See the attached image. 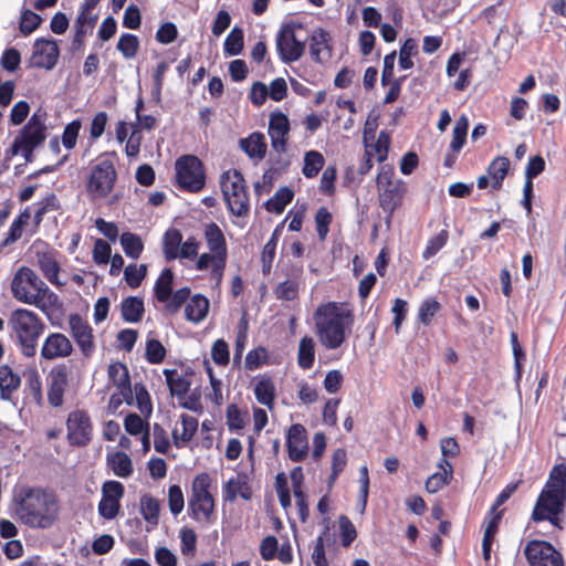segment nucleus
<instances>
[{"label":"nucleus","instance_id":"nucleus-1","mask_svg":"<svg viewBox=\"0 0 566 566\" xmlns=\"http://www.w3.org/2000/svg\"><path fill=\"white\" fill-rule=\"evenodd\" d=\"M56 492L42 486H23L14 496V513L25 526L34 530L51 528L60 517Z\"/></svg>","mask_w":566,"mask_h":566},{"label":"nucleus","instance_id":"nucleus-2","mask_svg":"<svg viewBox=\"0 0 566 566\" xmlns=\"http://www.w3.org/2000/svg\"><path fill=\"white\" fill-rule=\"evenodd\" d=\"M566 511V462L555 464L549 471L534 504L531 520L535 523L549 522L558 531H563Z\"/></svg>","mask_w":566,"mask_h":566},{"label":"nucleus","instance_id":"nucleus-3","mask_svg":"<svg viewBox=\"0 0 566 566\" xmlns=\"http://www.w3.org/2000/svg\"><path fill=\"white\" fill-rule=\"evenodd\" d=\"M315 332L323 347L339 348L354 323V313L337 302L319 305L314 313Z\"/></svg>","mask_w":566,"mask_h":566},{"label":"nucleus","instance_id":"nucleus-4","mask_svg":"<svg viewBox=\"0 0 566 566\" xmlns=\"http://www.w3.org/2000/svg\"><path fill=\"white\" fill-rule=\"evenodd\" d=\"M213 489V480L207 472H201L192 479L187 510L190 518L201 527H208L217 521Z\"/></svg>","mask_w":566,"mask_h":566},{"label":"nucleus","instance_id":"nucleus-5","mask_svg":"<svg viewBox=\"0 0 566 566\" xmlns=\"http://www.w3.org/2000/svg\"><path fill=\"white\" fill-rule=\"evenodd\" d=\"M203 235L209 252L198 256L196 269L198 271H206L210 268V279L220 284L228 260L226 237L216 222L206 224Z\"/></svg>","mask_w":566,"mask_h":566},{"label":"nucleus","instance_id":"nucleus-6","mask_svg":"<svg viewBox=\"0 0 566 566\" xmlns=\"http://www.w3.org/2000/svg\"><path fill=\"white\" fill-rule=\"evenodd\" d=\"M116 159V151H106L91 167L85 182V190L91 200L105 199L113 192L118 177L115 168Z\"/></svg>","mask_w":566,"mask_h":566},{"label":"nucleus","instance_id":"nucleus-7","mask_svg":"<svg viewBox=\"0 0 566 566\" xmlns=\"http://www.w3.org/2000/svg\"><path fill=\"white\" fill-rule=\"evenodd\" d=\"M376 187L379 207L386 213V222L390 223L395 211L403 203L408 191L407 182L396 178L394 168L385 165L378 171Z\"/></svg>","mask_w":566,"mask_h":566},{"label":"nucleus","instance_id":"nucleus-8","mask_svg":"<svg viewBox=\"0 0 566 566\" xmlns=\"http://www.w3.org/2000/svg\"><path fill=\"white\" fill-rule=\"evenodd\" d=\"M9 324L17 335L21 353L25 357H33L36 352L38 339L44 331V323L39 315L27 308L12 312Z\"/></svg>","mask_w":566,"mask_h":566},{"label":"nucleus","instance_id":"nucleus-9","mask_svg":"<svg viewBox=\"0 0 566 566\" xmlns=\"http://www.w3.org/2000/svg\"><path fill=\"white\" fill-rule=\"evenodd\" d=\"M220 187L229 211L235 217H248L250 198L242 172L237 169L224 171Z\"/></svg>","mask_w":566,"mask_h":566},{"label":"nucleus","instance_id":"nucleus-10","mask_svg":"<svg viewBox=\"0 0 566 566\" xmlns=\"http://www.w3.org/2000/svg\"><path fill=\"white\" fill-rule=\"evenodd\" d=\"M11 292L19 302L39 306L49 287L32 269L22 266L11 281Z\"/></svg>","mask_w":566,"mask_h":566},{"label":"nucleus","instance_id":"nucleus-11","mask_svg":"<svg viewBox=\"0 0 566 566\" xmlns=\"http://www.w3.org/2000/svg\"><path fill=\"white\" fill-rule=\"evenodd\" d=\"M177 187L187 192H200L206 185L202 161L195 155H184L175 163Z\"/></svg>","mask_w":566,"mask_h":566},{"label":"nucleus","instance_id":"nucleus-12","mask_svg":"<svg viewBox=\"0 0 566 566\" xmlns=\"http://www.w3.org/2000/svg\"><path fill=\"white\" fill-rule=\"evenodd\" d=\"M72 368L66 363L54 365L46 376V399L52 408H61L70 387Z\"/></svg>","mask_w":566,"mask_h":566},{"label":"nucleus","instance_id":"nucleus-13","mask_svg":"<svg viewBox=\"0 0 566 566\" xmlns=\"http://www.w3.org/2000/svg\"><path fill=\"white\" fill-rule=\"evenodd\" d=\"M295 28L303 29V25L301 23L283 24L275 39L279 56L286 64L298 61L305 52V41L296 38Z\"/></svg>","mask_w":566,"mask_h":566},{"label":"nucleus","instance_id":"nucleus-14","mask_svg":"<svg viewBox=\"0 0 566 566\" xmlns=\"http://www.w3.org/2000/svg\"><path fill=\"white\" fill-rule=\"evenodd\" d=\"M523 554L530 566H565L563 554L544 539L528 541Z\"/></svg>","mask_w":566,"mask_h":566},{"label":"nucleus","instance_id":"nucleus-15","mask_svg":"<svg viewBox=\"0 0 566 566\" xmlns=\"http://www.w3.org/2000/svg\"><path fill=\"white\" fill-rule=\"evenodd\" d=\"M66 439L70 446L83 448L91 443L93 438V423L86 410L75 409L66 419Z\"/></svg>","mask_w":566,"mask_h":566},{"label":"nucleus","instance_id":"nucleus-16","mask_svg":"<svg viewBox=\"0 0 566 566\" xmlns=\"http://www.w3.org/2000/svg\"><path fill=\"white\" fill-rule=\"evenodd\" d=\"M45 132L46 127L44 122L38 114H33L22 128L21 133L14 138L9 150L10 155H18L21 147H25L28 151H30V149H35L45 140Z\"/></svg>","mask_w":566,"mask_h":566},{"label":"nucleus","instance_id":"nucleus-17","mask_svg":"<svg viewBox=\"0 0 566 566\" xmlns=\"http://www.w3.org/2000/svg\"><path fill=\"white\" fill-rule=\"evenodd\" d=\"M67 323L70 334L78 346L82 355L90 358L96 348L92 326L77 313L70 314Z\"/></svg>","mask_w":566,"mask_h":566},{"label":"nucleus","instance_id":"nucleus-18","mask_svg":"<svg viewBox=\"0 0 566 566\" xmlns=\"http://www.w3.org/2000/svg\"><path fill=\"white\" fill-rule=\"evenodd\" d=\"M124 485L118 481H106L102 485V499L98 503V513L105 520H113L120 510V499L124 496Z\"/></svg>","mask_w":566,"mask_h":566},{"label":"nucleus","instance_id":"nucleus-19","mask_svg":"<svg viewBox=\"0 0 566 566\" xmlns=\"http://www.w3.org/2000/svg\"><path fill=\"white\" fill-rule=\"evenodd\" d=\"M60 50L55 40L36 39L30 65L38 69L52 70L59 60Z\"/></svg>","mask_w":566,"mask_h":566},{"label":"nucleus","instance_id":"nucleus-20","mask_svg":"<svg viewBox=\"0 0 566 566\" xmlns=\"http://www.w3.org/2000/svg\"><path fill=\"white\" fill-rule=\"evenodd\" d=\"M289 458L293 462H302L308 453V436L302 423L292 424L286 433Z\"/></svg>","mask_w":566,"mask_h":566},{"label":"nucleus","instance_id":"nucleus-21","mask_svg":"<svg viewBox=\"0 0 566 566\" xmlns=\"http://www.w3.org/2000/svg\"><path fill=\"white\" fill-rule=\"evenodd\" d=\"M74 350L73 344L62 333H51L44 339L41 347V357L45 360H55L57 358H66Z\"/></svg>","mask_w":566,"mask_h":566},{"label":"nucleus","instance_id":"nucleus-22","mask_svg":"<svg viewBox=\"0 0 566 566\" xmlns=\"http://www.w3.org/2000/svg\"><path fill=\"white\" fill-rule=\"evenodd\" d=\"M290 132L289 117L282 112L272 113L269 120V136L272 148L283 154L286 151L287 135Z\"/></svg>","mask_w":566,"mask_h":566},{"label":"nucleus","instance_id":"nucleus-23","mask_svg":"<svg viewBox=\"0 0 566 566\" xmlns=\"http://www.w3.org/2000/svg\"><path fill=\"white\" fill-rule=\"evenodd\" d=\"M332 38L323 28L315 29L310 36V55L313 62L324 63L332 57Z\"/></svg>","mask_w":566,"mask_h":566},{"label":"nucleus","instance_id":"nucleus-24","mask_svg":"<svg viewBox=\"0 0 566 566\" xmlns=\"http://www.w3.org/2000/svg\"><path fill=\"white\" fill-rule=\"evenodd\" d=\"M97 19V15H88L84 14V12H78L74 22V34L71 42L73 52L81 51L83 49L85 38L88 33H92L96 25Z\"/></svg>","mask_w":566,"mask_h":566},{"label":"nucleus","instance_id":"nucleus-25","mask_svg":"<svg viewBox=\"0 0 566 566\" xmlns=\"http://www.w3.org/2000/svg\"><path fill=\"white\" fill-rule=\"evenodd\" d=\"M164 375L166 378V384L169 388L170 395L175 396L180 400L185 398L188 394L191 380L187 377L188 375H192L191 371H178L177 369H164Z\"/></svg>","mask_w":566,"mask_h":566},{"label":"nucleus","instance_id":"nucleus-26","mask_svg":"<svg viewBox=\"0 0 566 566\" xmlns=\"http://www.w3.org/2000/svg\"><path fill=\"white\" fill-rule=\"evenodd\" d=\"M36 264L44 277L53 285H62L59 281L61 266L55 258L54 251L45 250L36 252Z\"/></svg>","mask_w":566,"mask_h":566},{"label":"nucleus","instance_id":"nucleus-27","mask_svg":"<svg viewBox=\"0 0 566 566\" xmlns=\"http://www.w3.org/2000/svg\"><path fill=\"white\" fill-rule=\"evenodd\" d=\"M108 377L124 398L133 399V389L128 368L125 364L116 361L108 366Z\"/></svg>","mask_w":566,"mask_h":566},{"label":"nucleus","instance_id":"nucleus-28","mask_svg":"<svg viewBox=\"0 0 566 566\" xmlns=\"http://www.w3.org/2000/svg\"><path fill=\"white\" fill-rule=\"evenodd\" d=\"M249 501L252 497V489L245 475H239L237 479H230L223 486L224 502L233 503L237 497Z\"/></svg>","mask_w":566,"mask_h":566},{"label":"nucleus","instance_id":"nucleus-29","mask_svg":"<svg viewBox=\"0 0 566 566\" xmlns=\"http://www.w3.org/2000/svg\"><path fill=\"white\" fill-rule=\"evenodd\" d=\"M439 472L430 475L426 481V490L429 493H437L449 484L453 476V467L449 460L440 459L438 462Z\"/></svg>","mask_w":566,"mask_h":566},{"label":"nucleus","instance_id":"nucleus-30","mask_svg":"<svg viewBox=\"0 0 566 566\" xmlns=\"http://www.w3.org/2000/svg\"><path fill=\"white\" fill-rule=\"evenodd\" d=\"M240 147L251 159H263L268 149L265 137L260 132H254L247 138H241Z\"/></svg>","mask_w":566,"mask_h":566},{"label":"nucleus","instance_id":"nucleus-31","mask_svg":"<svg viewBox=\"0 0 566 566\" xmlns=\"http://www.w3.org/2000/svg\"><path fill=\"white\" fill-rule=\"evenodd\" d=\"M21 378L13 373L8 365L0 367V397L2 400H11L13 392L20 387Z\"/></svg>","mask_w":566,"mask_h":566},{"label":"nucleus","instance_id":"nucleus-32","mask_svg":"<svg viewBox=\"0 0 566 566\" xmlns=\"http://www.w3.org/2000/svg\"><path fill=\"white\" fill-rule=\"evenodd\" d=\"M180 421L182 426V431L179 434L177 429L172 430V439L174 444L177 448L184 447L186 443L190 442L197 433L198 430V419L189 416L187 413H182L180 416Z\"/></svg>","mask_w":566,"mask_h":566},{"label":"nucleus","instance_id":"nucleus-33","mask_svg":"<svg viewBox=\"0 0 566 566\" xmlns=\"http://www.w3.org/2000/svg\"><path fill=\"white\" fill-rule=\"evenodd\" d=\"M182 233L177 228H169L163 238V253L167 262L174 261L180 255Z\"/></svg>","mask_w":566,"mask_h":566},{"label":"nucleus","instance_id":"nucleus-34","mask_svg":"<svg viewBox=\"0 0 566 566\" xmlns=\"http://www.w3.org/2000/svg\"><path fill=\"white\" fill-rule=\"evenodd\" d=\"M145 312L144 301L137 296H128L120 303L122 318L127 323H138Z\"/></svg>","mask_w":566,"mask_h":566},{"label":"nucleus","instance_id":"nucleus-35","mask_svg":"<svg viewBox=\"0 0 566 566\" xmlns=\"http://www.w3.org/2000/svg\"><path fill=\"white\" fill-rule=\"evenodd\" d=\"M209 311V300L201 295H193L186 304L185 316L188 321L199 323L207 316Z\"/></svg>","mask_w":566,"mask_h":566},{"label":"nucleus","instance_id":"nucleus-36","mask_svg":"<svg viewBox=\"0 0 566 566\" xmlns=\"http://www.w3.org/2000/svg\"><path fill=\"white\" fill-rule=\"evenodd\" d=\"M254 396L256 400L268 408H272L275 399V385L272 378L263 375L254 386Z\"/></svg>","mask_w":566,"mask_h":566},{"label":"nucleus","instance_id":"nucleus-37","mask_svg":"<svg viewBox=\"0 0 566 566\" xmlns=\"http://www.w3.org/2000/svg\"><path fill=\"white\" fill-rule=\"evenodd\" d=\"M510 169V160L504 156L494 158L488 168V174L491 177V186L494 190H500Z\"/></svg>","mask_w":566,"mask_h":566},{"label":"nucleus","instance_id":"nucleus-38","mask_svg":"<svg viewBox=\"0 0 566 566\" xmlns=\"http://www.w3.org/2000/svg\"><path fill=\"white\" fill-rule=\"evenodd\" d=\"M174 284V272L167 268L163 270L159 277L155 282L154 293L159 303L166 302L170 298Z\"/></svg>","mask_w":566,"mask_h":566},{"label":"nucleus","instance_id":"nucleus-39","mask_svg":"<svg viewBox=\"0 0 566 566\" xmlns=\"http://www.w3.org/2000/svg\"><path fill=\"white\" fill-rule=\"evenodd\" d=\"M315 361V343L311 336L301 338L297 350V365L306 370L313 367Z\"/></svg>","mask_w":566,"mask_h":566},{"label":"nucleus","instance_id":"nucleus-40","mask_svg":"<svg viewBox=\"0 0 566 566\" xmlns=\"http://www.w3.org/2000/svg\"><path fill=\"white\" fill-rule=\"evenodd\" d=\"M24 392L31 397L36 406L43 405L42 380L36 369H31L24 374Z\"/></svg>","mask_w":566,"mask_h":566},{"label":"nucleus","instance_id":"nucleus-41","mask_svg":"<svg viewBox=\"0 0 566 566\" xmlns=\"http://www.w3.org/2000/svg\"><path fill=\"white\" fill-rule=\"evenodd\" d=\"M107 464L113 470L114 474L119 478H127L133 473V463L127 453L116 451L107 457Z\"/></svg>","mask_w":566,"mask_h":566},{"label":"nucleus","instance_id":"nucleus-42","mask_svg":"<svg viewBox=\"0 0 566 566\" xmlns=\"http://www.w3.org/2000/svg\"><path fill=\"white\" fill-rule=\"evenodd\" d=\"M293 198L294 191L289 187H282L265 202L264 206L269 212L280 214L284 211L285 207L293 200Z\"/></svg>","mask_w":566,"mask_h":566},{"label":"nucleus","instance_id":"nucleus-43","mask_svg":"<svg viewBox=\"0 0 566 566\" xmlns=\"http://www.w3.org/2000/svg\"><path fill=\"white\" fill-rule=\"evenodd\" d=\"M31 218L30 208H24L23 211L19 213V216L12 221L9 231L7 233L6 239L3 240V245H9L17 242L23 232V228L28 224Z\"/></svg>","mask_w":566,"mask_h":566},{"label":"nucleus","instance_id":"nucleus-44","mask_svg":"<svg viewBox=\"0 0 566 566\" xmlns=\"http://www.w3.org/2000/svg\"><path fill=\"white\" fill-rule=\"evenodd\" d=\"M36 210L33 216V223L38 229L43 221L44 216L51 211H57L61 208L60 201L55 193H49L46 197L36 202Z\"/></svg>","mask_w":566,"mask_h":566},{"label":"nucleus","instance_id":"nucleus-45","mask_svg":"<svg viewBox=\"0 0 566 566\" xmlns=\"http://www.w3.org/2000/svg\"><path fill=\"white\" fill-rule=\"evenodd\" d=\"M468 129H469V119L465 115H461L454 124L453 130H452V139L450 143V149L454 151H461L463 148L467 136H468Z\"/></svg>","mask_w":566,"mask_h":566},{"label":"nucleus","instance_id":"nucleus-46","mask_svg":"<svg viewBox=\"0 0 566 566\" xmlns=\"http://www.w3.org/2000/svg\"><path fill=\"white\" fill-rule=\"evenodd\" d=\"M303 281L284 280L274 289L273 293L280 301H295L298 298Z\"/></svg>","mask_w":566,"mask_h":566},{"label":"nucleus","instance_id":"nucleus-47","mask_svg":"<svg viewBox=\"0 0 566 566\" xmlns=\"http://www.w3.org/2000/svg\"><path fill=\"white\" fill-rule=\"evenodd\" d=\"M324 157L317 150H310L305 153L304 156V166L302 169L303 175L306 178H314L318 175L324 166Z\"/></svg>","mask_w":566,"mask_h":566},{"label":"nucleus","instance_id":"nucleus-48","mask_svg":"<svg viewBox=\"0 0 566 566\" xmlns=\"http://www.w3.org/2000/svg\"><path fill=\"white\" fill-rule=\"evenodd\" d=\"M120 244L125 254L132 259H138L144 250L140 237L132 232H124L120 235Z\"/></svg>","mask_w":566,"mask_h":566},{"label":"nucleus","instance_id":"nucleus-49","mask_svg":"<svg viewBox=\"0 0 566 566\" xmlns=\"http://www.w3.org/2000/svg\"><path fill=\"white\" fill-rule=\"evenodd\" d=\"M244 46V34L243 30L234 27L230 33L227 35L223 50L230 56L239 55Z\"/></svg>","mask_w":566,"mask_h":566},{"label":"nucleus","instance_id":"nucleus-50","mask_svg":"<svg viewBox=\"0 0 566 566\" xmlns=\"http://www.w3.org/2000/svg\"><path fill=\"white\" fill-rule=\"evenodd\" d=\"M140 513L146 522L157 525L159 516L158 500L149 494L143 495L140 497Z\"/></svg>","mask_w":566,"mask_h":566},{"label":"nucleus","instance_id":"nucleus-51","mask_svg":"<svg viewBox=\"0 0 566 566\" xmlns=\"http://www.w3.org/2000/svg\"><path fill=\"white\" fill-rule=\"evenodd\" d=\"M440 310L441 304L434 297H427L419 306L418 321L424 326H429Z\"/></svg>","mask_w":566,"mask_h":566},{"label":"nucleus","instance_id":"nucleus-52","mask_svg":"<svg viewBox=\"0 0 566 566\" xmlns=\"http://www.w3.org/2000/svg\"><path fill=\"white\" fill-rule=\"evenodd\" d=\"M227 424L230 431L242 430L248 420V411L242 412L235 403H230L226 411Z\"/></svg>","mask_w":566,"mask_h":566},{"label":"nucleus","instance_id":"nucleus-53","mask_svg":"<svg viewBox=\"0 0 566 566\" xmlns=\"http://www.w3.org/2000/svg\"><path fill=\"white\" fill-rule=\"evenodd\" d=\"M116 49L125 59H133L137 55L139 49V40L135 34L123 33L118 39Z\"/></svg>","mask_w":566,"mask_h":566},{"label":"nucleus","instance_id":"nucleus-54","mask_svg":"<svg viewBox=\"0 0 566 566\" xmlns=\"http://www.w3.org/2000/svg\"><path fill=\"white\" fill-rule=\"evenodd\" d=\"M340 544L343 547H349L357 537V531L347 515L338 517Z\"/></svg>","mask_w":566,"mask_h":566},{"label":"nucleus","instance_id":"nucleus-55","mask_svg":"<svg viewBox=\"0 0 566 566\" xmlns=\"http://www.w3.org/2000/svg\"><path fill=\"white\" fill-rule=\"evenodd\" d=\"M448 240L449 232L447 229H442L439 233L428 240L427 245L422 252V258L424 260H429L436 255L447 244Z\"/></svg>","mask_w":566,"mask_h":566},{"label":"nucleus","instance_id":"nucleus-56","mask_svg":"<svg viewBox=\"0 0 566 566\" xmlns=\"http://www.w3.org/2000/svg\"><path fill=\"white\" fill-rule=\"evenodd\" d=\"M167 350L165 346L155 338L146 340L145 358L149 364L157 365L164 361Z\"/></svg>","mask_w":566,"mask_h":566},{"label":"nucleus","instance_id":"nucleus-57","mask_svg":"<svg viewBox=\"0 0 566 566\" xmlns=\"http://www.w3.org/2000/svg\"><path fill=\"white\" fill-rule=\"evenodd\" d=\"M180 551L185 556H193L197 551V534L191 527H182L179 533Z\"/></svg>","mask_w":566,"mask_h":566},{"label":"nucleus","instance_id":"nucleus-58","mask_svg":"<svg viewBox=\"0 0 566 566\" xmlns=\"http://www.w3.org/2000/svg\"><path fill=\"white\" fill-rule=\"evenodd\" d=\"M314 220L319 240L325 241L329 232V226L333 221L332 213L328 211L326 207H321L316 211Z\"/></svg>","mask_w":566,"mask_h":566},{"label":"nucleus","instance_id":"nucleus-59","mask_svg":"<svg viewBox=\"0 0 566 566\" xmlns=\"http://www.w3.org/2000/svg\"><path fill=\"white\" fill-rule=\"evenodd\" d=\"M146 274L147 268L145 264H129L125 268L124 271L125 281L127 285L132 289L139 287Z\"/></svg>","mask_w":566,"mask_h":566},{"label":"nucleus","instance_id":"nucleus-60","mask_svg":"<svg viewBox=\"0 0 566 566\" xmlns=\"http://www.w3.org/2000/svg\"><path fill=\"white\" fill-rule=\"evenodd\" d=\"M269 354L265 347L259 346L256 348L251 349L244 360L245 369L248 370H256L262 365L268 364Z\"/></svg>","mask_w":566,"mask_h":566},{"label":"nucleus","instance_id":"nucleus-61","mask_svg":"<svg viewBox=\"0 0 566 566\" xmlns=\"http://www.w3.org/2000/svg\"><path fill=\"white\" fill-rule=\"evenodd\" d=\"M42 18L32 10L25 9L21 12L20 18V32L23 35H29L34 32L41 24Z\"/></svg>","mask_w":566,"mask_h":566},{"label":"nucleus","instance_id":"nucleus-62","mask_svg":"<svg viewBox=\"0 0 566 566\" xmlns=\"http://www.w3.org/2000/svg\"><path fill=\"white\" fill-rule=\"evenodd\" d=\"M82 128L81 119H74L69 123L62 133V144L67 150H72L76 146L80 130Z\"/></svg>","mask_w":566,"mask_h":566},{"label":"nucleus","instance_id":"nucleus-63","mask_svg":"<svg viewBox=\"0 0 566 566\" xmlns=\"http://www.w3.org/2000/svg\"><path fill=\"white\" fill-rule=\"evenodd\" d=\"M190 296L189 287H181L171 292V296L165 303V308L169 314H176Z\"/></svg>","mask_w":566,"mask_h":566},{"label":"nucleus","instance_id":"nucleus-64","mask_svg":"<svg viewBox=\"0 0 566 566\" xmlns=\"http://www.w3.org/2000/svg\"><path fill=\"white\" fill-rule=\"evenodd\" d=\"M329 533V526L326 524L322 534L316 538L315 546L312 552V560L315 566H329L325 553L324 537Z\"/></svg>","mask_w":566,"mask_h":566}]
</instances>
